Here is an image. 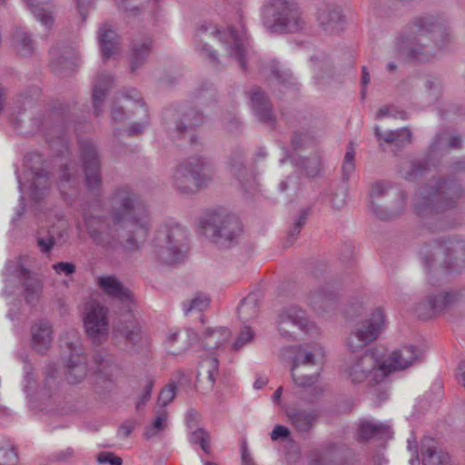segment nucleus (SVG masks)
<instances>
[{
	"mask_svg": "<svg viewBox=\"0 0 465 465\" xmlns=\"http://www.w3.org/2000/svg\"><path fill=\"white\" fill-rule=\"evenodd\" d=\"M117 331L131 343H137L141 339V326L134 315L128 313L117 327Z\"/></svg>",
	"mask_w": 465,
	"mask_h": 465,
	"instance_id": "37",
	"label": "nucleus"
},
{
	"mask_svg": "<svg viewBox=\"0 0 465 465\" xmlns=\"http://www.w3.org/2000/svg\"><path fill=\"white\" fill-rule=\"evenodd\" d=\"M344 373L352 383H361L368 380L371 386L381 383L387 377L386 365L372 350L349 359Z\"/></svg>",
	"mask_w": 465,
	"mask_h": 465,
	"instance_id": "9",
	"label": "nucleus"
},
{
	"mask_svg": "<svg viewBox=\"0 0 465 465\" xmlns=\"http://www.w3.org/2000/svg\"><path fill=\"white\" fill-rule=\"evenodd\" d=\"M201 226L205 235L223 248L231 246L241 232L238 218L225 211L206 213L201 221Z\"/></svg>",
	"mask_w": 465,
	"mask_h": 465,
	"instance_id": "8",
	"label": "nucleus"
},
{
	"mask_svg": "<svg viewBox=\"0 0 465 465\" xmlns=\"http://www.w3.org/2000/svg\"><path fill=\"white\" fill-rule=\"evenodd\" d=\"M145 124H146V121L134 124L133 125H131L129 127L128 134L134 135V134H141L143 131Z\"/></svg>",
	"mask_w": 465,
	"mask_h": 465,
	"instance_id": "64",
	"label": "nucleus"
},
{
	"mask_svg": "<svg viewBox=\"0 0 465 465\" xmlns=\"http://www.w3.org/2000/svg\"><path fill=\"white\" fill-rule=\"evenodd\" d=\"M385 327V315L381 308H376L365 320L359 322L349 335L347 347L357 351L376 341Z\"/></svg>",
	"mask_w": 465,
	"mask_h": 465,
	"instance_id": "11",
	"label": "nucleus"
},
{
	"mask_svg": "<svg viewBox=\"0 0 465 465\" xmlns=\"http://www.w3.org/2000/svg\"><path fill=\"white\" fill-rule=\"evenodd\" d=\"M430 34L433 40H436L441 34V25L432 17L415 18L396 39L395 47L398 54L409 60H430L432 54L426 46Z\"/></svg>",
	"mask_w": 465,
	"mask_h": 465,
	"instance_id": "2",
	"label": "nucleus"
},
{
	"mask_svg": "<svg viewBox=\"0 0 465 465\" xmlns=\"http://www.w3.org/2000/svg\"><path fill=\"white\" fill-rule=\"evenodd\" d=\"M196 333L192 330H186L183 332H173L169 334L168 341L170 343L178 341L179 340L188 341L186 345H182L180 351H184L188 345L196 340Z\"/></svg>",
	"mask_w": 465,
	"mask_h": 465,
	"instance_id": "50",
	"label": "nucleus"
},
{
	"mask_svg": "<svg viewBox=\"0 0 465 465\" xmlns=\"http://www.w3.org/2000/svg\"><path fill=\"white\" fill-rule=\"evenodd\" d=\"M323 462V452L321 450H314L310 453L311 465H321Z\"/></svg>",
	"mask_w": 465,
	"mask_h": 465,
	"instance_id": "62",
	"label": "nucleus"
},
{
	"mask_svg": "<svg viewBox=\"0 0 465 465\" xmlns=\"http://www.w3.org/2000/svg\"><path fill=\"white\" fill-rule=\"evenodd\" d=\"M28 176L32 179L28 186L29 195L35 201L40 200L48 188L47 173L44 170L35 173L31 172Z\"/></svg>",
	"mask_w": 465,
	"mask_h": 465,
	"instance_id": "38",
	"label": "nucleus"
},
{
	"mask_svg": "<svg viewBox=\"0 0 465 465\" xmlns=\"http://www.w3.org/2000/svg\"><path fill=\"white\" fill-rule=\"evenodd\" d=\"M18 454L15 448L0 449V465H17Z\"/></svg>",
	"mask_w": 465,
	"mask_h": 465,
	"instance_id": "52",
	"label": "nucleus"
},
{
	"mask_svg": "<svg viewBox=\"0 0 465 465\" xmlns=\"http://www.w3.org/2000/svg\"><path fill=\"white\" fill-rule=\"evenodd\" d=\"M97 462L100 464L122 465L123 460L113 452L104 451L97 455Z\"/></svg>",
	"mask_w": 465,
	"mask_h": 465,
	"instance_id": "55",
	"label": "nucleus"
},
{
	"mask_svg": "<svg viewBox=\"0 0 465 465\" xmlns=\"http://www.w3.org/2000/svg\"><path fill=\"white\" fill-rule=\"evenodd\" d=\"M251 102L252 109L259 120L270 126H272L275 122L274 114L270 102L259 88L252 91Z\"/></svg>",
	"mask_w": 465,
	"mask_h": 465,
	"instance_id": "31",
	"label": "nucleus"
},
{
	"mask_svg": "<svg viewBox=\"0 0 465 465\" xmlns=\"http://www.w3.org/2000/svg\"><path fill=\"white\" fill-rule=\"evenodd\" d=\"M420 456L422 465H450L449 454L439 450L431 438H425L421 440Z\"/></svg>",
	"mask_w": 465,
	"mask_h": 465,
	"instance_id": "25",
	"label": "nucleus"
},
{
	"mask_svg": "<svg viewBox=\"0 0 465 465\" xmlns=\"http://www.w3.org/2000/svg\"><path fill=\"white\" fill-rule=\"evenodd\" d=\"M263 73L266 75L270 73L279 83H286L291 78V74L283 70L280 64L275 61H271L265 65Z\"/></svg>",
	"mask_w": 465,
	"mask_h": 465,
	"instance_id": "48",
	"label": "nucleus"
},
{
	"mask_svg": "<svg viewBox=\"0 0 465 465\" xmlns=\"http://www.w3.org/2000/svg\"><path fill=\"white\" fill-rule=\"evenodd\" d=\"M9 274H15L25 288V300L29 303L37 302L43 292L44 282L41 278L32 276L30 272L19 262H10L6 265Z\"/></svg>",
	"mask_w": 465,
	"mask_h": 465,
	"instance_id": "19",
	"label": "nucleus"
},
{
	"mask_svg": "<svg viewBox=\"0 0 465 465\" xmlns=\"http://www.w3.org/2000/svg\"><path fill=\"white\" fill-rule=\"evenodd\" d=\"M374 133L380 143V145L385 143L395 147H403L410 144L411 142V132L406 127L397 130H389L385 133H382L380 127L376 126Z\"/></svg>",
	"mask_w": 465,
	"mask_h": 465,
	"instance_id": "33",
	"label": "nucleus"
},
{
	"mask_svg": "<svg viewBox=\"0 0 465 465\" xmlns=\"http://www.w3.org/2000/svg\"><path fill=\"white\" fill-rule=\"evenodd\" d=\"M98 285L107 295L118 299L122 302L133 301L131 291L125 288L114 276H100Z\"/></svg>",
	"mask_w": 465,
	"mask_h": 465,
	"instance_id": "29",
	"label": "nucleus"
},
{
	"mask_svg": "<svg viewBox=\"0 0 465 465\" xmlns=\"http://www.w3.org/2000/svg\"><path fill=\"white\" fill-rule=\"evenodd\" d=\"M200 42L197 44V49L211 61H215V54L207 48V40L213 38L220 41L225 45V49L230 57H233L240 64L242 69H245V40L246 32L244 29H236L229 27L225 30L213 28L211 32L207 30L201 34Z\"/></svg>",
	"mask_w": 465,
	"mask_h": 465,
	"instance_id": "5",
	"label": "nucleus"
},
{
	"mask_svg": "<svg viewBox=\"0 0 465 465\" xmlns=\"http://www.w3.org/2000/svg\"><path fill=\"white\" fill-rule=\"evenodd\" d=\"M209 440V434L203 429H197L190 435V441L193 444H201L202 442Z\"/></svg>",
	"mask_w": 465,
	"mask_h": 465,
	"instance_id": "59",
	"label": "nucleus"
},
{
	"mask_svg": "<svg viewBox=\"0 0 465 465\" xmlns=\"http://www.w3.org/2000/svg\"><path fill=\"white\" fill-rule=\"evenodd\" d=\"M307 140V135L304 134L295 133L292 137V145L294 149L301 148L305 141Z\"/></svg>",
	"mask_w": 465,
	"mask_h": 465,
	"instance_id": "61",
	"label": "nucleus"
},
{
	"mask_svg": "<svg viewBox=\"0 0 465 465\" xmlns=\"http://www.w3.org/2000/svg\"><path fill=\"white\" fill-rule=\"evenodd\" d=\"M280 336L287 341L295 339L296 331L304 333H317L318 327L299 306L290 305L280 311L276 320Z\"/></svg>",
	"mask_w": 465,
	"mask_h": 465,
	"instance_id": "12",
	"label": "nucleus"
},
{
	"mask_svg": "<svg viewBox=\"0 0 465 465\" xmlns=\"http://www.w3.org/2000/svg\"><path fill=\"white\" fill-rule=\"evenodd\" d=\"M306 302L316 313L324 314L338 308L339 297L330 286H321L309 292Z\"/></svg>",
	"mask_w": 465,
	"mask_h": 465,
	"instance_id": "21",
	"label": "nucleus"
},
{
	"mask_svg": "<svg viewBox=\"0 0 465 465\" xmlns=\"http://www.w3.org/2000/svg\"><path fill=\"white\" fill-rule=\"evenodd\" d=\"M357 436L361 441H368L371 439H390L391 437V427L387 424L374 420H361L357 428Z\"/></svg>",
	"mask_w": 465,
	"mask_h": 465,
	"instance_id": "26",
	"label": "nucleus"
},
{
	"mask_svg": "<svg viewBox=\"0 0 465 465\" xmlns=\"http://www.w3.org/2000/svg\"><path fill=\"white\" fill-rule=\"evenodd\" d=\"M81 160L85 174V183L89 189H97L102 183L101 163L96 148L89 141L81 143Z\"/></svg>",
	"mask_w": 465,
	"mask_h": 465,
	"instance_id": "18",
	"label": "nucleus"
},
{
	"mask_svg": "<svg viewBox=\"0 0 465 465\" xmlns=\"http://www.w3.org/2000/svg\"><path fill=\"white\" fill-rule=\"evenodd\" d=\"M341 170L345 180H348L355 171V149L351 143L347 147Z\"/></svg>",
	"mask_w": 465,
	"mask_h": 465,
	"instance_id": "47",
	"label": "nucleus"
},
{
	"mask_svg": "<svg viewBox=\"0 0 465 465\" xmlns=\"http://www.w3.org/2000/svg\"><path fill=\"white\" fill-rule=\"evenodd\" d=\"M84 222L93 242L106 252L120 245L129 251L140 248L151 226L147 209L129 187L118 188L111 198V219L84 212Z\"/></svg>",
	"mask_w": 465,
	"mask_h": 465,
	"instance_id": "1",
	"label": "nucleus"
},
{
	"mask_svg": "<svg viewBox=\"0 0 465 465\" xmlns=\"http://www.w3.org/2000/svg\"><path fill=\"white\" fill-rule=\"evenodd\" d=\"M462 195L463 191L457 183L439 181L435 186L423 188L415 195L414 209L419 215L442 212L454 207Z\"/></svg>",
	"mask_w": 465,
	"mask_h": 465,
	"instance_id": "3",
	"label": "nucleus"
},
{
	"mask_svg": "<svg viewBox=\"0 0 465 465\" xmlns=\"http://www.w3.org/2000/svg\"><path fill=\"white\" fill-rule=\"evenodd\" d=\"M370 208L381 219H391L400 214L405 207L404 192L390 183L377 181L369 192Z\"/></svg>",
	"mask_w": 465,
	"mask_h": 465,
	"instance_id": "7",
	"label": "nucleus"
},
{
	"mask_svg": "<svg viewBox=\"0 0 465 465\" xmlns=\"http://www.w3.org/2000/svg\"><path fill=\"white\" fill-rule=\"evenodd\" d=\"M254 337H255L254 331L250 326L244 325L241 329V331L236 338V341L232 345V348L235 351H239L242 348H243L245 345L252 342V341L254 340Z\"/></svg>",
	"mask_w": 465,
	"mask_h": 465,
	"instance_id": "49",
	"label": "nucleus"
},
{
	"mask_svg": "<svg viewBox=\"0 0 465 465\" xmlns=\"http://www.w3.org/2000/svg\"><path fill=\"white\" fill-rule=\"evenodd\" d=\"M242 451V463L241 465H256L253 459L252 458L248 449L247 445L243 443L241 448Z\"/></svg>",
	"mask_w": 465,
	"mask_h": 465,
	"instance_id": "60",
	"label": "nucleus"
},
{
	"mask_svg": "<svg viewBox=\"0 0 465 465\" xmlns=\"http://www.w3.org/2000/svg\"><path fill=\"white\" fill-rule=\"evenodd\" d=\"M176 386L173 382L168 383L160 392L158 397V404L164 407L170 403L175 397Z\"/></svg>",
	"mask_w": 465,
	"mask_h": 465,
	"instance_id": "53",
	"label": "nucleus"
},
{
	"mask_svg": "<svg viewBox=\"0 0 465 465\" xmlns=\"http://www.w3.org/2000/svg\"><path fill=\"white\" fill-rule=\"evenodd\" d=\"M53 341V329L47 321L40 320L31 327V343L38 353H45Z\"/></svg>",
	"mask_w": 465,
	"mask_h": 465,
	"instance_id": "24",
	"label": "nucleus"
},
{
	"mask_svg": "<svg viewBox=\"0 0 465 465\" xmlns=\"http://www.w3.org/2000/svg\"><path fill=\"white\" fill-rule=\"evenodd\" d=\"M124 98L125 99L126 104L124 105L125 108H130L132 104L134 105L139 113L146 117L148 114L147 108L144 106V104L143 102V99L141 97V94L136 89H129L127 90L124 94Z\"/></svg>",
	"mask_w": 465,
	"mask_h": 465,
	"instance_id": "46",
	"label": "nucleus"
},
{
	"mask_svg": "<svg viewBox=\"0 0 465 465\" xmlns=\"http://www.w3.org/2000/svg\"><path fill=\"white\" fill-rule=\"evenodd\" d=\"M425 86L429 93L434 97L437 98L439 94V84L436 80L433 79H428L426 81Z\"/></svg>",
	"mask_w": 465,
	"mask_h": 465,
	"instance_id": "63",
	"label": "nucleus"
},
{
	"mask_svg": "<svg viewBox=\"0 0 465 465\" xmlns=\"http://www.w3.org/2000/svg\"><path fill=\"white\" fill-rule=\"evenodd\" d=\"M219 362L214 357H209L202 363V371L199 372V377L203 376L208 379L211 386L213 387L216 381L218 373Z\"/></svg>",
	"mask_w": 465,
	"mask_h": 465,
	"instance_id": "45",
	"label": "nucleus"
},
{
	"mask_svg": "<svg viewBox=\"0 0 465 465\" xmlns=\"http://www.w3.org/2000/svg\"><path fill=\"white\" fill-rule=\"evenodd\" d=\"M432 261L444 263L450 269L454 262H463L465 258V243L460 240L448 242H438L431 249Z\"/></svg>",
	"mask_w": 465,
	"mask_h": 465,
	"instance_id": "20",
	"label": "nucleus"
},
{
	"mask_svg": "<svg viewBox=\"0 0 465 465\" xmlns=\"http://www.w3.org/2000/svg\"><path fill=\"white\" fill-rule=\"evenodd\" d=\"M113 76L110 74H100L94 84L93 89V103L94 108L96 114L101 112V105L106 96L107 91L112 86Z\"/></svg>",
	"mask_w": 465,
	"mask_h": 465,
	"instance_id": "36",
	"label": "nucleus"
},
{
	"mask_svg": "<svg viewBox=\"0 0 465 465\" xmlns=\"http://www.w3.org/2000/svg\"><path fill=\"white\" fill-rule=\"evenodd\" d=\"M152 46V40L149 36L134 39L130 51V68L132 72L139 69L146 61Z\"/></svg>",
	"mask_w": 465,
	"mask_h": 465,
	"instance_id": "32",
	"label": "nucleus"
},
{
	"mask_svg": "<svg viewBox=\"0 0 465 465\" xmlns=\"http://www.w3.org/2000/svg\"><path fill=\"white\" fill-rule=\"evenodd\" d=\"M272 15L273 23L269 25L274 31L296 33L303 29L305 22L298 5L289 0H272Z\"/></svg>",
	"mask_w": 465,
	"mask_h": 465,
	"instance_id": "13",
	"label": "nucleus"
},
{
	"mask_svg": "<svg viewBox=\"0 0 465 465\" xmlns=\"http://www.w3.org/2000/svg\"><path fill=\"white\" fill-rule=\"evenodd\" d=\"M286 415L294 430L304 435L310 434L319 419L316 409H288Z\"/></svg>",
	"mask_w": 465,
	"mask_h": 465,
	"instance_id": "23",
	"label": "nucleus"
},
{
	"mask_svg": "<svg viewBox=\"0 0 465 465\" xmlns=\"http://www.w3.org/2000/svg\"><path fill=\"white\" fill-rule=\"evenodd\" d=\"M84 325L87 336L93 342H102L108 335L107 309L97 302L88 303L85 307Z\"/></svg>",
	"mask_w": 465,
	"mask_h": 465,
	"instance_id": "16",
	"label": "nucleus"
},
{
	"mask_svg": "<svg viewBox=\"0 0 465 465\" xmlns=\"http://www.w3.org/2000/svg\"><path fill=\"white\" fill-rule=\"evenodd\" d=\"M52 268L57 274H64L66 276L74 274L76 271L74 263L69 262H59L54 263Z\"/></svg>",
	"mask_w": 465,
	"mask_h": 465,
	"instance_id": "54",
	"label": "nucleus"
},
{
	"mask_svg": "<svg viewBox=\"0 0 465 465\" xmlns=\"http://www.w3.org/2000/svg\"><path fill=\"white\" fill-rule=\"evenodd\" d=\"M78 169L73 163L61 166L58 186L62 193L69 188H73L78 180Z\"/></svg>",
	"mask_w": 465,
	"mask_h": 465,
	"instance_id": "40",
	"label": "nucleus"
},
{
	"mask_svg": "<svg viewBox=\"0 0 465 465\" xmlns=\"http://www.w3.org/2000/svg\"><path fill=\"white\" fill-rule=\"evenodd\" d=\"M163 119L168 129L173 130L180 136L203 124V115L193 107L182 105L166 110Z\"/></svg>",
	"mask_w": 465,
	"mask_h": 465,
	"instance_id": "15",
	"label": "nucleus"
},
{
	"mask_svg": "<svg viewBox=\"0 0 465 465\" xmlns=\"http://www.w3.org/2000/svg\"><path fill=\"white\" fill-rule=\"evenodd\" d=\"M319 356H322V348H318L314 352L302 347L298 350L292 367V376L299 387L312 388L313 391H317L319 374L308 373L307 368L315 365L316 358Z\"/></svg>",
	"mask_w": 465,
	"mask_h": 465,
	"instance_id": "14",
	"label": "nucleus"
},
{
	"mask_svg": "<svg viewBox=\"0 0 465 465\" xmlns=\"http://www.w3.org/2000/svg\"><path fill=\"white\" fill-rule=\"evenodd\" d=\"M290 430L283 425H276L271 432V439L276 441L280 439H285L290 435Z\"/></svg>",
	"mask_w": 465,
	"mask_h": 465,
	"instance_id": "57",
	"label": "nucleus"
},
{
	"mask_svg": "<svg viewBox=\"0 0 465 465\" xmlns=\"http://www.w3.org/2000/svg\"><path fill=\"white\" fill-rule=\"evenodd\" d=\"M97 380H105L113 382L120 374L119 365L112 357L96 356L94 359Z\"/></svg>",
	"mask_w": 465,
	"mask_h": 465,
	"instance_id": "34",
	"label": "nucleus"
},
{
	"mask_svg": "<svg viewBox=\"0 0 465 465\" xmlns=\"http://www.w3.org/2000/svg\"><path fill=\"white\" fill-rule=\"evenodd\" d=\"M187 232L178 223L161 226L154 237V252L165 263H174L183 259L187 251Z\"/></svg>",
	"mask_w": 465,
	"mask_h": 465,
	"instance_id": "6",
	"label": "nucleus"
},
{
	"mask_svg": "<svg viewBox=\"0 0 465 465\" xmlns=\"http://www.w3.org/2000/svg\"><path fill=\"white\" fill-rule=\"evenodd\" d=\"M317 20L325 31H333L335 26L341 22V15L338 5L331 3L322 2L317 7Z\"/></svg>",
	"mask_w": 465,
	"mask_h": 465,
	"instance_id": "30",
	"label": "nucleus"
},
{
	"mask_svg": "<svg viewBox=\"0 0 465 465\" xmlns=\"http://www.w3.org/2000/svg\"><path fill=\"white\" fill-rule=\"evenodd\" d=\"M229 336L226 328L208 329L205 332V346L209 349L219 347L225 342Z\"/></svg>",
	"mask_w": 465,
	"mask_h": 465,
	"instance_id": "44",
	"label": "nucleus"
},
{
	"mask_svg": "<svg viewBox=\"0 0 465 465\" xmlns=\"http://www.w3.org/2000/svg\"><path fill=\"white\" fill-rule=\"evenodd\" d=\"M54 245V239L52 235L37 238V246L42 252H49Z\"/></svg>",
	"mask_w": 465,
	"mask_h": 465,
	"instance_id": "56",
	"label": "nucleus"
},
{
	"mask_svg": "<svg viewBox=\"0 0 465 465\" xmlns=\"http://www.w3.org/2000/svg\"><path fill=\"white\" fill-rule=\"evenodd\" d=\"M242 158L243 153L242 150L232 152L228 160V170L242 183L244 190H248L252 187L253 177L245 168Z\"/></svg>",
	"mask_w": 465,
	"mask_h": 465,
	"instance_id": "28",
	"label": "nucleus"
},
{
	"mask_svg": "<svg viewBox=\"0 0 465 465\" xmlns=\"http://www.w3.org/2000/svg\"><path fill=\"white\" fill-rule=\"evenodd\" d=\"M420 357V351L415 346H403L399 350L392 351L391 356L382 361L386 365V375L390 373L404 370L412 365Z\"/></svg>",
	"mask_w": 465,
	"mask_h": 465,
	"instance_id": "22",
	"label": "nucleus"
},
{
	"mask_svg": "<svg viewBox=\"0 0 465 465\" xmlns=\"http://www.w3.org/2000/svg\"><path fill=\"white\" fill-rule=\"evenodd\" d=\"M35 18L45 26L53 24V12L48 5V0H25Z\"/></svg>",
	"mask_w": 465,
	"mask_h": 465,
	"instance_id": "39",
	"label": "nucleus"
},
{
	"mask_svg": "<svg viewBox=\"0 0 465 465\" xmlns=\"http://www.w3.org/2000/svg\"><path fill=\"white\" fill-rule=\"evenodd\" d=\"M259 307L257 301L253 297L243 299L238 306V315L243 322H249L257 317Z\"/></svg>",
	"mask_w": 465,
	"mask_h": 465,
	"instance_id": "41",
	"label": "nucleus"
},
{
	"mask_svg": "<svg viewBox=\"0 0 465 465\" xmlns=\"http://www.w3.org/2000/svg\"><path fill=\"white\" fill-rule=\"evenodd\" d=\"M460 300V293L457 291H440L430 294L425 302L417 305V315L422 319H429L443 312L455 305Z\"/></svg>",
	"mask_w": 465,
	"mask_h": 465,
	"instance_id": "17",
	"label": "nucleus"
},
{
	"mask_svg": "<svg viewBox=\"0 0 465 465\" xmlns=\"http://www.w3.org/2000/svg\"><path fill=\"white\" fill-rule=\"evenodd\" d=\"M62 345L69 351V357L64 360L65 378L71 384L83 381L88 372L87 358L83 353L78 332L72 329L61 338Z\"/></svg>",
	"mask_w": 465,
	"mask_h": 465,
	"instance_id": "10",
	"label": "nucleus"
},
{
	"mask_svg": "<svg viewBox=\"0 0 465 465\" xmlns=\"http://www.w3.org/2000/svg\"><path fill=\"white\" fill-rule=\"evenodd\" d=\"M207 167V162L198 156L183 161L173 169L171 176L172 186L181 194L195 193L212 180V176L206 172Z\"/></svg>",
	"mask_w": 465,
	"mask_h": 465,
	"instance_id": "4",
	"label": "nucleus"
},
{
	"mask_svg": "<svg viewBox=\"0 0 465 465\" xmlns=\"http://www.w3.org/2000/svg\"><path fill=\"white\" fill-rule=\"evenodd\" d=\"M11 43L13 48L22 56H29L34 53L35 47L31 35L21 26L14 28Z\"/></svg>",
	"mask_w": 465,
	"mask_h": 465,
	"instance_id": "35",
	"label": "nucleus"
},
{
	"mask_svg": "<svg viewBox=\"0 0 465 465\" xmlns=\"http://www.w3.org/2000/svg\"><path fill=\"white\" fill-rule=\"evenodd\" d=\"M210 304V297L203 292H197L194 296L183 303L185 314L191 312H203Z\"/></svg>",
	"mask_w": 465,
	"mask_h": 465,
	"instance_id": "42",
	"label": "nucleus"
},
{
	"mask_svg": "<svg viewBox=\"0 0 465 465\" xmlns=\"http://www.w3.org/2000/svg\"><path fill=\"white\" fill-rule=\"evenodd\" d=\"M331 206L336 209L340 210L346 204V193L344 191L341 193H335L332 194L331 198Z\"/></svg>",
	"mask_w": 465,
	"mask_h": 465,
	"instance_id": "58",
	"label": "nucleus"
},
{
	"mask_svg": "<svg viewBox=\"0 0 465 465\" xmlns=\"http://www.w3.org/2000/svg\"><path fill=\"white\" fill-rule=\"evenodd\" d=\"M308 216V211L303 210L300 213L298 219L295 221L293 227L289 231L287 235V242L292 244L298 237L301 228L305 224Z\"/></svg>",
	"mask_w": 465,
	"mask_h": 465,
	"instance_id": "51",
	"label": "nucleus"
},
{
	"mask_svg": "<svg viewBox=\"0 0 465 465\" xmlns=\"http://www.w3.org/2000/svg\"><path fill=\"white\" fill-rule=\"evenodd\" d=\"M167 427V411L162 410L156 412V417L151 425L144 428L143 435L145 438L150 439L158 435L161 431L164 430Z\"/></svg>",
	"mask_w": 465,
	"mask_h": 465,
	"instance_id": "43",
	"label": "nucleus"
},
{
	"mask_svg": "<svg viewBox=\"0 0 465 465\" xmlns=\"http://www.w3.org/2000/svg\"><path fill=\"white\" fill-rule=\"evenodd\" d=\"M98 40L104 60L114 57L121 51L118 35L106 24L100 27Z\"/></svg>",
	"mask_w": 465,
	"mask_h": 465,
	"instance_id": "27",
	"label": "nucleus"
}]
</instances>
